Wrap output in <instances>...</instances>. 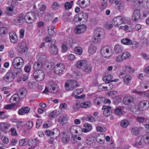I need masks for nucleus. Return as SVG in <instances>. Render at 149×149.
Segmentation results:
<instances>
[{"label":"nucleus","instance_id":"nucleus-39","mask_svg":"<svg viewBox=\"0 0 149 149\" xmlns=\"http://www.w3.org/2000/svg\"><path fill=\"white\" fill-rule=\"evenodd\" d=\"M131 132L132 135L136 136L139 134V130L138 127H134L132 128Z\"/></svg>","mask_w":149,"mask_h":149},{"label":"nucleus","instance_id":"nucleus-27","mask_svg":"<svg viewBox=\"0 0 149 149\" xmlns=\"http://www.w3.org/2000/svg\"><path fill=\"white\" fill-rule=\"evenodd\" d=\"M30 110V108L28 107H26L24 108H22L19 110L18 113L19 115H22L25 113H28Z\"/></svg>","mask_w":149,"mask_h":149},{"label":"nucleus","instance_id":"nucleus-63","mask_svg":"<svg viewBox=\"0 0 149 149\" xmlns=\"http://www.w3.org/2000/svg\"><path fill=\"white\" fill-rule=\"evenodd\" d=\"M107 3L106 2H104L100 6V9L101 10H103L107 6Z\"/></svg>","mask_w":149,"mask_h":149},{"label":"nucleus","instance_id":"nucleus-18","mask_svg":"<svg viewBox=\"0 0 149 149\" xmlns=\"http://www.w3.org/2000/svg\"><path fill=\"white\" fill-rule=\"evenodd\" d=\"M140 17V11L139 10L136 9L135 10L132 15L133 20L136 21L139 19Z\"/></svg>","mask_w":149,"mask_h":149},{"label":"nucleus","instance_id":"nucleus-19","mask_svg":"<svg viewBox=\"0 0 149 149\" xmlns=\"http://www.w3.org/2000/svg\"><path fill=\"white\" fill-rule=\"evenodd\" d=\"M114 113L116 116H123L125 112L122 108L117 107L115 109Z\"/></svg>","mask_w":149,"mask_h":149},{"label":"nucleus","instance_id":"nucleus-17","mask_svg":"<svg viewBox=\"0 0 149 149\" xmlns=\"http://www.w3.org/2000/svg\"><path fill=\"white\" fill-rule=\"evenodd\" d=\"M87 63V61L85 60H80L76 63L75 65L78 68L83 69V68H84Z\"/></svg>","mask_w":149,"mask_h":149},{"label":"nucleus","instance_id":"nucleus-48","mask_svg":"<svg viewBox=\"0 0 149 149\" xmlns=\"http://www.w3.org/2000/svg\"><path fill=\"white\" fill-rule=\"evenodd\" d=\"M121 55L124 60L128 59L131 56V54L128 52H123L122 53Z\"/></svg>","mask_w":149,"mask_h":149},{"label":"nucleus","instance_id":"nucleus-44","mask_svg":"<svg viewBox=\"0 0 149 149\" xmlns=\"http://www.w3.org/2000/svg\"><path fill=\"white\" fill-rule=\"evenodd\" d=\"M19 92L20 95V97L21 98H23L25 97L27 94V91L24 88L20 89Z\"/></svg>","mask_w":149,"mask_h":149},{"label":"nucleus","instance_id":"nucleus-57","mask_svg":"<svg viewBox=\"0 0 149 149\" xmlns=\"http://www.w3.org/2000/svg\"><path fill=\"white\" fill-rule=\"evenodd\" d=\"M81 74L79 72L74 73L73 74V77L77 79H79L81 77Z\"/></svg>","mask_w":149,"mask_h":149},{"label":"nucleus","instance_id":"nucleus-37","mask_svg":"<svg viewBox=\"0 0 149 149\" xmlns=\"http://www.w3.org/2000/svg\"><path fill=\"white\" fill-rule=\"evenodd\" d=\"M138 3L141 4L142 6L145 8L149 9V2H148L146 0H143L141 2L139 1Z\"/></svg>","mask_w":149,"mask_h":149},{"label":"nucleus","instance_id":"nucleus-42","mask_svg":"<svg viewBox=\"0 0 149 149\" xmlns=\"http://www.w3.org/2000/svg\"><path fill=\"white\" fill-rule=\"evenodd\" d=\"M74 52L77 54L79 55H82L83 50L82 48L80 47H76L74 49Z\"/></svg>","mask_w":149,"mask_h":149},{"label":"nucleus","instance_id":"nucleus-46","mask_svg":"<svg viewBox=\"0 0 149 149\" xmlns=\"http://www.w3.org/2000/svg\"><path fill=\"white\" fill-rule=\"evenodd\" d=\"M79 15V16L80 19H81V20H85V21L87 20L88 15L85 12L80 13Z\"/></svg>","mask_w":149,"mask_h":149},{"label":"nucleus","instance_id":"nucleus-30","mask_svg":"<svg viewBox=\"0 0 149 149\" xmlns=\"http://www.w3.org/2000/svg\"><path fill=\"white\" fill-rule=\"evenodd\" d=\"M55 132H57L58 134L59 130L57 129H54L52 130H47L45 132V134L48 136H52L54 135Z\"/></svg>","mask_w":149,"mask_h":149},{"label":"nucleus","instance_id":"nucleus-55","mask_svg":"<svg viewBox=\"0 0 149 149\" xmlns=\"http://www.w3.org/2000/svg\"><path fill=\"white\" fill-rule=\"evenodd\" d=\"M57 111L55 110L52 112L49 115V118L50 119L53 118L57 114Z\"/></svg>","mask_w":149,"mask_h":149},{"label":"nucleus","instance_id":"nucleus-22","mask_svg":"<svg viewBox=\"0 0 149 149\" xmlns=\"http://www.w3.org/2000/svg\"><path fill=\"white\" fill-rule=\"evenodd\" d=\"M105 135L102 134H98L96 136V140L100 144L103 143L105 141Z\"/></svg>","mask_w":149,"mask_h":149},{"label":"nucleus","instance_id":"nucleus-40","mask_svg":"<svg viewBox=\"0 0 149 149\" xmlns=\"http://www.w3.org/2000/svg\"><path fill=\"white\" fill-rule=\"evenodd\" d=\"M122 43L127 45H130L132 44V42L131 40L127 38H123L121 40Z\"/></svg>","mask_w":149,"mask_h":149},{"label":"nucleus","instance_id":"nucleus-47","mask_svg":"<svg viewBox=\"0 0 149 149\" xmlns=\"http://www.w3.org/2000/svg\"><path fill=\"white\" fill-rule=\"evenodd\" d=\"M83 118L85 120L90 122H94L95 121V118L93 116L91 115H88L87 116L84 117Z\"/></svg>","mask_w":149,"mask_h":149},{"label":"nucleus","instance_id":"nucleus-62","mask_svg":"<svg viewBox=\"0 0 149 149\" xmlns=\"http://www.w3.org/2000/svg\"><path fill=\"white\" fill-rule=\"evenodd\" d=\"M84 127L88 129V131H90L92 129V125L88 123H85L84 124Z\"/></svg>","mask_w":149,"mask_h":149},{"label":"nucleus","instance_id":"nucleus-34","mask_svg":"<svg viewBox=\"0 0 149 149\" xmlns=\"http://www.w3.org/2000/svg\"><path fill=\"white\" fill-rule=\"evenodd\" d=\"M17 49L18 52L21 53L25 52L27 50V48L22 45V44H19Z\"/></svg>","mask_w":149,"mask_h":149},{"label":"nucleus","instance_id":"nucleus-7","mask_svg":"<svg viewBox=\"0 0 149 149\" xmlns=\"http://www.w3.org/2000/svg\"><path fill=\"white\" fill-rule=\"evenodd\" d=\"M55 44V41H53L48 46L49 52L51 54L53 55L56 54L58 52V48Z\"/></svg>","mask_w":149,"mask_h":149},{"label":"nucleus","instance_id":"nucleus-14","mask_svg":"<svg viewBox=\"0 0 149 149\" xmlns=\"http://www.w3.org/2000/svg\"><path fill=\"white\" fill-rule=\"evenodd\" d=\"M130 108L132 112L136 114H139L141 111L138 105H136L134 104L131 105Z\"/></svg>","mask_w":149,"mask_h":149},{"label":"nucleus","instance_id":"nucleus-23","mask_svg":"<svg viewBox=\"0 0 149 149\" xmlns=\"http://www.w3.org/2000/svg\"><path fill=\"white\" fill-rule=\"evenodd\" d=\"M75 104L78 107H80L81 108H85L89 107L91 106V104L90 102H86L80 103L79 105L77 103H76Z\"/></svg>","mask_w":149,"mask_h":149},{"label":"nucleus","instance_id":"nucleus-43","mask_svg":"<svg viewBox=\"0 0 149 149\" xmlns=\"http://www.w3.org/2000/svg\"><path fill=\"white\" fill-rule=\"evenodd\" d=\"M88 0H78L77 3L79 6L82 8L85 7L86 6V2Z\"/></svg>","mask_w":149,"mask_h":149},{"label":"nucleus","instance_id":"nucleus-52","mask_svg":"<svg viewBox=\"0 0 149 149\" xmlns=\"http://www.w3.org/2000/svg\"><path fill=\"white\" fill-rule=\"evenodd\" d=\"M131 77L129 75H125L124 78V82L126 84H128L131 79Z\"/></svg>","mask_w":149,"mask_h":149},{"label":"nucleus","instance_id":"nucleus-41","mask_svg":"<svg viewBox=\"0 0 149 149\" xmlns=\"http://www.w3.org/2000/svg\"><path fill=\"white\" fill-rule=\"evenodd\" d=\"M113 77L112 75H109L104 76L103 78V80L106 83H109L111 82V79H112Z\"/></svg>","mask_w":149,"mask_h":149},{"label":"nucleus","instance_id":"nucleus-2","mask_svg":"<svg viewBox=\"0 0 149 149\" xmlns=\"http://www.w3.org/2000/svg\"><path fill=\"white\" fill-rule=\"evenodd\" d=\"M79 86L78 82L74 80H69L65 83V89L67 91L72 90Z\"/></svg>","mask_w":149,"mask_h":149},{"label":"nucleus","instance_id":"nucleus-3","mask_svg":"<svg viewBox=\"0 0 149 149\" xmlns=\"http://www.w3.org/2000/svg\"><path fill=\"white\" fill-rule=\"evenodd\" d=\"M101 55L106 58H109L112 54V50L111 48L109 46L103 47L100 51Z\"/></svg>","mask_w":149,"mask_h":149},{"label":"nucleus","instance_id":"nucleus-31","mask_svg":"<svg viewBox=\"0 0 149 149\" xmlns=\"http://www.w3.org/2000/svg\"><path fill=\"white\" fill-rule=\"evenodd\" d=\"M123 49V47L121 45H117L114 47V51L116 54H119L121 53Z\"/></svg>","mask_w":149,"mask_h":149},{"label":"nucleus","instance_id":"nucleus-9","mask_svg":"<svg viewBox=\"0 0 149 149\" xmlns=\"http://www.w3.org/2000/svg\"><path fill=\"white\" fill-rule=\"evenodd\" d=\"M65 69L64 66L61 63H58L54 67V71L57 74L61 73Z\"/></svg>","mask_w":149,"mask_h":149},{"label":"nucleus","instance_id":"nucleus-25","mask_svg":"<svg viewBox=\"0 0 149 149\" xmlns=\"http://www.w3.org/2000/svg\"><path fill=\"white\" fill-rule=\"evenodd\" d=\"M43 64L42 63L38 61L34 63L33 65V69L36 71L41 70Z\"/></svg>","mask_w":149,"mask_h":149},{"label":"nucleus","instance_id":"nucleus-36","mask_svg":"<svg viewBox=\"0 0 149 149\" xmlns=\"http://www.w3.org/2000/svg\"><path fill=\"white\" fill-rule=\"evenodd\" d=\"M68 119V118L66 116H62L60 117L59 122L61 124H64L66 123Z\"/></svg>","mask_w":149,"mask_h":149},{"label":"nucleus","instance_id":"nucleus-11","mask_svg":"<svg viewBox=\"0 0 149 149\" xmlns=\"http://www.w3.org/2000/svg\"><path fill=\"white\" fill-rule=\"evenodd\" d=\"M123 22V18L120 16L114 18L112 20V23L115 26H118Z\"/></svg>","mask_w":149,"mask_h":149},{"label":"nucleus","instance_id":"nucleus-49","mask_svg":"<svg viewBox=\"0 0 149 149\" xmlns=\"http://www.w3.org/2000/svg\"><path fill=\"white\" fill-rule=\"evenodd\" d=\"M73 1H71L70 2H66L64 5L65 9L68 10L71 8L73 5Z\"/></svg>","mask_w":149,"mask_h":149},{"label":"nucleus","instance_id":"nucleus-21","mask_svg":"<svg viewBox=\"0 0 149 149\" xmlns=\"http://www.w3.org/2000/svg\"><path fill=\"white\" fill-rule=\"evenodd\" d=\"M10 41L12 43L16 42L18 39L17 36L15 33L12 32L9 33Z\"/></svg>","mask_w":149,"mask_h":149},{"label":"nucleus","instance_id":"nucleus-20","mask_svg":"<svg viewBox=\"0 0 149 149\" xmlns=\"http://www.w3.org/2000/svg\"><path fill=\"white\" fill-rule=\"evenodd\" d=\"M19 96L18 94H15L10 97V101L11 103L13 104H15L19 101Z\"/></svg>","mask_w":149,"mask_h":149},{"label":"nucleus","instance_id":"nucleus-6","mask_svg":"<svg viewBox=\"0 0 149 149\" xmlns=\"http://www.w3.org/2000/svg\"><path fill=\"white\" fill-rule=\"evenodd\" d=\"M33 75L34 78L38 81L42 80L44 78V73L42 70L35 71Z\"/></svg>","mask_w":149,"mask_h":149},{"label":"nucleus","instance_id":"nucleus-61","mask_svg":"<svg viewBox=\"0 0 149 149\" xmlns=\"http://www.w3.org/2000/svg\"><path fill=\"white\" fill-rule=\"evenodd\" d=\"M94 142V140L91 137L88 138L86 140V143L88 145H90Z\"/></svg>","mask_w":149,"mask_h":149},{"label":"nucleus","instance_id":"nucleus-56","mask_svg":"<svg viewBox=\"0 0 149 149\" xmlns=\"http://www.w3.org/2000/svg\"><path fill=\"white\" fill-rule=\"evenodd\" d=\"M141 102L144 105L146 110L148 109L149 108V102L148 101L143 100Z\"/></svg>","mask_w":149,"mask_h":149},{"label":"nucleus","instance_id":"nucleus-24","mask_svg":"<svg viewBox=\"0 0 149 149\" xmlns=\"http://www.w3.org/2000/svg\"><path fill=\"white\" fill-rule=\"evenodd\" d=\"M39 142V140L37 138L29 140L28 143L29 146H32L33 148H35L37 146V144Z\"/></svg>","mask_w":149,"mask_h":149},{"label":"nucleus","instance_id":"nucleus-60","mask_svg":"<svg viewBox=\"0 0 149 149\" xmlns=\"http://www.w3.org/2000/svg\"><path fill=\"white\" fill-rule=\"evenodd\" d=\"M124 59L121 54H120L116 56V61L117 62H122Z\"/></svg>","mask_w":149,"mask_h":149},{"label":"nucleus","instance_id":"nucleus-29","mask_svg":"<svg viewBox=\"0 0 149 149\" xmlns=\"http://www.w3.org/2000/svg\"><path fill=\"white\" fill-rule=\"evenodd\" d=\"M81 130L80 127L78 126L75 125L72 126L70 128V132L73 134L74 133L77 134L78 133V131Z\"/></svg>","mask_w":149,"mask_h":149},{"label":"nucleus","instance_id":"nucleus-33","mask_svg":"<svg viewBox=\"0 0 149 149\" xmlns=\"http://www.w3.org/2000/svg\"><path fill=\"white\" fill-rule=\"evenodd\" d=\"M61 7V4L56 1L54 2L51 6V8L54 10H58Z\"/></svg>","mask_w":149,"mask_h":149},{"label":"nucleus","instance_id":"nucleus-10","mask_svg":"<svg viewBox=\"0 0 149 149\" xmlns=\"http://www.w3.org/2000/svg\"><path fill=\"white\" fill-rule=\"evenodd\" d=\"M14 79V76L13 73L8 72L3 77L2 80L6 82H10Z\"/></svg>","mask_w":149,"mask_h":149},{"label":"nucleus","instance_id":"nucleus-15","mask_svg":"<svg viewBox=\"0 0 149 149\" xmlns=\"http://www.w3.org/2000/svg\"><path fill=\"white\" fill-rule=\"evenodd\" d=\"M49 92L52 93H56L58 91V86L55 84H52L49 87Z\"/></svg>","mask_w":149,"mask_h":149},{"label":"nucleus","instance_id":"nucleus-35","mask_svg":"<svg viewBox=\"0 0 149 149\" xmlns=\"http://www.w3.org/2000/svg\"><path fill=\"white\" fill-rule=\"evenodd\" d=\"M55 27L54 26H50L48 28V32L49 34L51 36H55L56 35V33L54 31Z\"/></svg>","mask_w":149,"mask_h":149},{"label":"nucleus","instance_id":"nucleus-59","mask_svg":"<svg viewBox=\"0 0 149 149\" xmlns=\"http://www.w3.org/2000/svg\"><path fill=\"white\" fill-rule=\"evenodd\" d=\"M126 71L129 73H132L134 71V68H132L130 66H127L125 67Z\"/></svg>","mask_w":149,"mask_h":149},{"label":"nucleus","instance_id":"nucleus-50","mask_svg":"<svg viewBox=\"0 0 149 149\" xmlns=\"http://www.w3.org/2000/svg\"><path fill=\"white\" fill-rule=\"evenodd\" d=\"M129 124V122L127 120H124L122 121L120 123L121 126L124 128L126 127Z\"/></svg>","mask_w":149,"mask_h":149},{"label":"nucleus","instance_id":"nucleus-38","mask_svg":"<svg viewBox=\"0 0 149 149\" xmlns=\"http://www.w3.org/2000/svg\"><path fill=\"white\" fill-rule=\"evenodd\" d=\"M47 56L44 54L42 53L40 54L38 58V61L42 63L43 64L46 61Z\"/></svg>","mask_w":149,"mask_h":149},{"label":"nucleus","instance_id":"nucleus-58","mask_svg":"<svg viewBox=\"0 0 149 149\" xmlns=\"http://www.w3.org/2000/svg\"><path fill=\"white\" fill-rule=\"evenodd\" d=\"M13 11V8L11 7H8L5 10L6 14L8 15H10L12 14Z\"/></svg>","mask_w":149,"mask_h":149},{"label":"nucleus","instance_id":"nucleus-26","mask_svg":"<svg viewBox=\"0 0 149 149\" xmlns=\"http://www.w3.org/2000/svg\"><path fill=\"white\" fill-rule=\"evenodd\" d=\"M61 135L62 136V141L63 143H66L69 141L70 138L67 134L63 132L61 134Z\"/></svg>","mask_w":149,"mask_h":149},{"label":"nucleus","instance_id":"nucleus-64","mask_svg":"<svg viewBox=\"0 0 149 149\" xmlns=\"http://www.w3.org/2000/svg\"><path fill=\"white\" fill-rule=\"evenodd\" d=\"M68 58L70 61H73L75 59L76 57L74 55L70 54L68 56Z\"/></svg>","mask_w":149,"mask_h":149},{"label":"nucleus","instance_id":"nucleus-4","mask_svg":"<svg viewBox=\"0 0 149 149\" xmlns=\"http://www.w3.org/2000/svg\"><path fill=\"white\" fill-rule=\"evenodd\" d=\"M26 22L28 24L33 23L36 19V15L32 12L27 13L24 17Z\"/></svg>","mask_w":149,"mask_h":149},{"label":"nucleus","instance_id":"nucleus-16","mask_svg":"<svg viewBox=\"0 0 149 149\" xmlns=\"http://www.w3.org/2000/svg\"><path fill=\"white\" fill-rule=\"evenodd\" d=\"M24 19V15L21 14L14 19V23L16 25L20 24L23 23Z\"/></svg>","mask_w":149,"mask_h":149},{"label":"nucleus","instance_id":"nucleus-13","mask_svg":"<svg viewBox=\"0 0 149 149\" xmlns=\"http://www.w3.org/2000/svg\"><path fill=\"white\" fill-rule=\"evenodd\" d=\"M134 97L133 96L129 95L125 96L123 99V103L125 105H128L133 102Z\"/></svg>","mask_w":149,"mask_h":149},{"label":"nucleus","instance_id":"nucleus-5","mask_svg":"<svg viewBox=\"0 0 149 149\" xmlns=\"http://www.w3.org/2000/svg\"><path fill=\"white\" fill-rule=\"evenodd\" d=\"M103 30L100 29H98L95 31V36L93 39V42L95 43L98 44L100 42L99 38L103 33Z\"/></svg>","mask_w":149,"mask_h":149},{"label":"nucleus","instance_id":"nucleus-1","mask_svg":"<svg viewBox=\"0 0 149 149\" xmlns=\"http://www.w3.org/2000/svg\"><path fill=\"white\" fill-rule=\"evenodd\" d=\"M13 67L15 69H19L20 72L24 64V61L20 57H17L14 58L12 62Z\"/></svg>","mask_w":149,"mask_h":149},{"label":"nucleus","instance_id":"nucleus-54","mask_svg":"<svg viewBox=\"0 0 149 149\" xmlns=\"http://www.w3.org/2000/svg\"><path fill=\"white\" fill-rule=\"evenodd\" d=\"M136 120L137 122L140 123H143L145 120L146 123H147V118L146 119L143 117H138L136 118Z\"/></svg>","mask_w":149,"mask_h":149},{"label":"nucleus","instance_id":"nucleus-53","mask_svg":"<svg viewBox=\"0 0 149 149\" xmlns=\"http://www.w3.org/2000/svg\"><path fill=\"white\" fill-rule=\"evenodd\" d=\"M8 33L7 29L5 27H1L0 28V35L6 34Z\"/></svg>","mask_w":149,"mask_h":149},{"label":"nucleus","instance_id":"nucleus-8","mask_svg":"<svg viewBox=\"0 0 149 149\" xmlns=\"http://www.w3.org/2000/svg\"><path fill=\"white\" fill-rule=\"evenodd\" d=\"M111 107L109 106L104 105L102 108L103 110V115L105 116H111L112 113Z\"/></svg>","mask_w":149,"mask_h":149},{"label":"nucleus","instance_id":"nucleus-12","mask_svg":"<svg viewBox=\"0 0 149 149\" xmlns=\"http://www.w3.org/2000/svg\"><path fill=\"white\" fill-rule=\"evenodd\" d=\"M86 29V27L85 25H79L75 28L74 32L76 34H79L85 32Z\"/></svg>","mask_w":149,"mask_h":149},{"label":"nucleus","instance_id":"nucleus-51","mask_svg":"<svg viewBox=\"0 0 149 149\" xmlns=\"http://www.w3.org/2000/svg\"><path fill=\"white\" fill-rule=\"evenodd\" d=\"M140 86L142 88H144L145 89H147L149 86V82L146 81L142 82L140 84Z\"/></svg>","mask_w":149,"mask_h":149},{"label":"nucleus","instance_id":"nucleus-45","mask_svg":"<svg viewBox=\"0 0 149 149\" xmlns=\"http://www.w3.org/2000/svg\"><path fill=\"white\" fill-rule=\"evenodd\" d=\"M4 108L6 109H13L15 110L17 108L15 104H9L4 105Z\"/></svg>","mask_w":149,"mask_h":149},{"label":"nucleus","instance_id":"nucleus-28","mask_svg":"<svg viewBox=\"0 0 149 149\" xmlns=\"http://www.w3.org/2000/svg\"><path fill=\"white\" fill-rule=\"evenodd\" d=\"M92 70L91 65L87 62L84 68H83L82 70L85 73H89Z\"/></svg>","mask_w":149,"mask_h":149},{"label":"nucleus","instance_id":"nucleus-32","mask_svg":"<svg viewBox=\"0 0 149 149\" xmlns=\"http://www.w3.org/2000/svg\"><path fill=\"white\" fill-rule=\"evenodd\" d=\"M97 48L94 45L92 44L90 45L88 49V52L91 54H94Z\"/></svg>","mask_w":149,"mask_h":149}]
</instances>
